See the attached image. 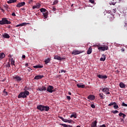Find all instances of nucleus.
I'll use <instances>...</instances> for the list:
<instances>
[{
  "instance_id": "1",
  "label": "nucleus",
  "mask_w": 127,
  "mask_h": 127,
  "mask_svg": "<svg viewBox=\"0 0 127 127\" xmlns=\"http://www.w3.org/2000/svg\"><path fill=\"white\" fill-rule=\"evenodd\" d=\"M27 96H29V92L27 90H25L24 92H21L18 96V99L20 98H27Z\"/></svg>"
},
{
  "instance_id": "2",
  "label": "nucleus",
  "mask_w": 127,
  "mask_h": 127,
  "mask_svg": "<svg viewBox=\"0 0 127 127\" xmlns=\"http://www.w3.org/2000/svg\"><path fill=\"white\" fill-rule=\"evenodd\" d=\"M11 22L10 21L6 19V18H2L1 20H0V24L1 25H3L4 24H10Z\"/></svg>"
},
{
  "instance_id": "3",
  "label": "nucleus",
  "mask_w": 127,
  "mask_h": 127,
  "mask_svg": "<svg viewBox=\"0 0 127 127\" xmlns=\"http://www.w3.org/2000/svg\"><path fill=\"white\" fill-rule=\"evenodd\" d=\"M98 50H101V51H105V50H108L109 47L107 45H103V46L99 47V45H97Z\"/></svg>"
},
{
  "instance_id": "4",
  "label": "nucleus",
  "mask_w": 127,
  "mask_h": 127,
  "mask_svg": "<svg viewBox=\"0 0 127 127\" xmlns=\"http://www.w3.org/2000/svg\"><path fill=\"white\" fill-rule=\"evenodd\" d=\"M84 52V51H78L77 50H74L71 52L72 55H78L79 54H81V53H83Z\"/></svg>"
},
{
  "instance_id": "5",
  "label": "nucleus",
  "mask_w": 127,
  "mask_h": 127,
  "mask_svg": "<svg viewBox=\"0 0 127 127\" xmlns=\"http://www.w3.org/2000/svg\"><path fill=\"white\" fill-rule=\"evenodd\" d=\"M47 92H49V93H53V92H55V90H54V87L52 85H49L47 89Z\"/></svg>"
},
{
  "instance_id": "6",
  "label": "nucleus",
  "mask_w": 127,
  "mask_h": 127,
  "mask_svg": "<svg viewBox=\"0 0 127 127\" xmlns=\"http://www.w3.org/2000/svg\"><path fill=\"white\" fill-rule=\"evenodd\" d=\"M13 79L15 80V81H16V82H20V81L22 80V78H21L20 76L18 75H16L15 76H14Z\"/></svg>"
},
{
  "instance_id": "7",
  "label": "nucleus",
  "mask_w": 127,
  "mask_h": 127,
  "mask_svg": "<svg viewBox=\"0 0 127 127\" xmlns=\"http://www.w3.org/2000/svg\"><path fill=\"white\" fill-rule=\"evenodd\" d=\"M100 90H102V91L103 92V93H105L106 95H110V92H109V91H110V90L109 89V88H103V89H100Z\"/></svg>"
},
{
  "instance_id": "8",
  "label": "nucleus",
  "mask_w": 127,
  "mask_h": 127,
  "mask_svg": "<svg viewBox=\"0 0 127 127\" xmlns=\"http://www.w3.org/2000/svg\"><path fill=\"white\" fill-rule=\"evenodd\" d=\"M38 91H40V92H43V91H46L47 88L46 87H44V86H39L38 88L37 89Z\"/></svg>"
},
{
  "instance_id": "9",
  "label": "nucleus",
  "mask_w": 127,
  "mask_h": 127,
  "mask_svg": "<svg viewBox=\"0 0 127 127\" xmlns=\"http://www.w3.org/2000/svg\"><path fill=\"white\" fill-rule=\"evenodd\" d=\"M25 5V2H19L16 5V7H20L21 6H24Z\"/></svg>"
},
{
  "instance_id": "10",
  "label": "nucleus",
  "mask_w": 127,
  "mask_h": 127,
  "mask_svg": "<svg viewBox=\"0 0 127 127\" xmlns=\"http://www.w3.org/2000/svg\"><path fill=\"white\" fill-rule=\"evenodd\" d=\"M97 77L99 78V79H107L108 78V76L106 75H101V74H98L97 75Z\"/></svg>"
},
{
  "instance_id": "11",
  "label": "nucleus",
  "mask_w": 127,
  "mask_h": 127,
  "mask_svg": "<svg viewBox=\"0 0 127 127\" xmlns=\"http://www.w3.org/2000/svg\"><path fill=\"white\" fill-rule=\"evenodd\" d=\"M87 99H88V100H90V101H93L95 99V95H90L88 96Z\"/></svg>"
},
{
  "instance_id": "12",
  "label": "nucleus",
  "mask_w": 127,
  "mask_h": 127,
  "mask_svg": "<svg viewBox=\"0 0 127 127\" xmlns=\"http://www.w3.org/2000/svg\"><path fill=\"white\" fill-rule=\"evenodd\" d=\"M44 105H38L37 107V109L38 110H39L40 111H41V112H43V108H44Z\"/></svg>"
},
{
  "instance_id": "13",
  "label": "nucleus",
  "mask_w": 127,
  "mask_h": 127,
  "mask_svg": "<svg viewBox=\"0 0 127 127\" xmlns=\"http://www.w3.org/2000/svg\"><path fill=\"white\" fill-rule=\"evenodd\" d=\"M44 77V75H36L34 77V79L35 80H39V79H42Z\"/></svg>"
},
{
  "instance_id": "14",
  "label": "nucleus",
  "mask_w": 127,
  "mask_h": 127,
  "mask_svg": "<svg viewBox=\"0 0 127 127\" xmlns=\"http://www.w3.org/2000/svg\"><path fill=\"white\" fill-rule=\"evenodd\" d=\"M50 108L49 106H44L43 112H48Z\"/></svg>"
},
{
  "instance_id": "15",
  "label": "nucleus",
  "mask_w": 127,
  "mask_h": 127,
  "mask_svg": "<svg viewBox=\"0 0 127 127\" xmlns=\"http://www.w3.org/2000/svg\"><path fill=\"white\" fill-rule=\"evenodd\" d=\"M2 36L4 38H9V37H10V36H9V35H8L7 33H4V34H2Z\"/></svg>"
},
{
  "instance_id": "16",
  "label": "nucleus",
  "mask_w": 127,
  "mask_h": 127,
  "mask_svg": "<svg viewBox=\"0 0 127 127\" xmlns=\"http://www.w3.org/2000/svg\"><path fill=\"white\" fill-rule=\"evenodd\" d=\"M54 59H55L56 60H59V61H61L62 60V58L60 57L59 56H55Z\"/></svg>"
},
{
  "instance_id": "17",
  "label": "nucleus",
  "mask_w": 127,
  "mask_h": 127,
  "mask_svg": "<svg viewBox=\"0 0 127 127\" xmlns=\"http://www.w3.org/2000/svg\"><path fill=\"white\" fill-rule=\"evenodd\" d=\"M41 5L40 3H37L36 5L33 6V9H35V8H39Z\"/></svg>"
},
{
  "instance_id": "18",
  "label": "nucleus",
  "mask_w": 127,
  "mask_h": 127,
  "mask_svg": "<svg viewBox=\"0 0 127 127\" xmlns=\"http://www.w3.org/2000/svg\"><path fill=\"white\" fill-rule=\"evenodd\" d=\"M122 28L124 30H127V23H124L122 26Z\"/></svg>"
},
{
  "instance_id": "19",
  "label": "nucleus",
  "mask_w": 127,
  "mask_h": 127,
  "mask_svg": "<svg viewBox=\"0 0 127 127\" xmlns=\"http://www.w3.org/2000/svg\"><path fill=\"white\" fill-rule=\"evenodd\" d=\"M43 14L45 18H47V16H48V11L43 12Z\"/></svg>"
},
{
  "instance_id": "20",
  "label": "nucleus",
  "mask_w": 127,
  "mask_h": 127,
  "mask_svg": "<svg viewBox=\"0 0 127 127\" xmlns=\"http://www.w3.org/2000/svg\"><path fill=\"white\" fill-rule=\"evenodd\" d=\"M100 61H105V60H106V55L103 54L102 57L100 58Z\"/></svg>"
},
{
  "instance_id": "21",
  "label": "nucleus",
  "mask_w": 127,
  "mask_h": 127,
  "mask_svg": "<svg viewBox=\"0 0 127 127\" xmlns=\"http://www.w3.org/2000/svg\"><path fill=\"white\" fill-rule=\"evenodd\" d=\"M5 57V55H4V53H1L0 54V60H1V59H3V58H4Z\"/></svg>"
},
{
  "instance_id": "22",
  "label": "nucleus",
  "mask_w": 127,
  "mask_h": 127,
  "mask_svg": "<svg viewBox=\"0 0 127 127\" xmlns=\"http://www.w3.org/2000/svg\"><path fill=\"white\" fill-rule=\"evenodd\" d=\"M91 127H97V121H94L91 125Z\"/></svg>"
},
{
  "instance_id": "23",
  "label": "nucleus",
  "mask_w": 127,
  "mask_h": 127,
  "mask_svg": "<svg viewBox=\"0 0 127 127\" xmlns=\"http://www.w3.org/2000/svg\"><path fill=\"white\" fill-rule=\"evenodd\" d=\"M33 68H36L37 69H39V68H43V65L38 64L37 65L33 66Z\"/></svg>"
},
{
  "instance_id": "24",
  "label": "nucleus",
  "mask_w": 127,
  "mask_h": 127,
  "mask_svg": "<svg viewBox=\"0 0 127 127\" xmlns=\"http://www.w3.org/2000/svg\"><path fill=\"white\" fill-rule=\"evenodd\" d=\"M91 53H92V47H90L88 48L87 54L89 55V54H91Z\"/></svg>"
},
{
  "instance_id": "25",
  "label": "nucleus",
  "mask_w": 127,
  "mask_h": 127,
  "mask_svg": "<svg viewBox=\"0 0 127 127\" xmlns=\"http://www.w3.org/2000/svg\"><path fill=\"white\" fill-rule=\"evenodd\" d=\"M50 61H51V59H50V58H48L47 59L45 60L44 62L45 64H48Z\"/></svg>"
},
{
  "instance_id": "26",
  "label": "nucleus",
  "mask_w": 127,
  "mask_h": 127,
  "mask_svg": "<svg viewBox=\"0 0 127 127\" xmlns=\"http://www.w3.org/2000/svg\"><path fill=\"white\" fill-rule=\"evenodd\" d=\"M16 0H9L7 2V3H13L14 2H16Z\"/></svg>"
},
{
  "instance_id": "27",
  "label": "nucleus",
  "mask_w": 127,
  "mask_h": 127,
  "mask_svg": "<svg viewBox=\"0 0 127 127\" xmlns=\"http://www.w3.org/2000/svg\"><path fill=\"white\" fill-rule=\"evenodd\" d=\"M99 96L101 100H104V99H105V97H104V94L103 93H99Z\"/></svg>"
},
{
  "instance_id": "28",
  "label": "nucleus",
  "mask_w": 127,
  "mask_h": 127,
  "mask_svg": "<svg viewBox=\"0 0 127 127\" xmlns=\"http://www.w3.org/2000/svg\"><path fill=\"white\" fill-rule=\"evenodd\" d=\"M120 88H126V85L123 82H121L119 84Z\"/></svg>"
},
{
  "instance_id": "29",
  "label": "nucleus",
  "mask_w": 127,
  "mask_h": 127,
  "mask_svg": "<svg viewBox=\"0 0 127 127\" xmlns=\"http://www.w3.org/2000/svg\"><path fill=\"white\" fill-rule=\"evenodd\" d=\"M77 87L78 88H85V85L81 84H77Z\"/></svg>"
},
{
  "instance_id": "30",
  "label": "nucleus",
  "mask_w": 127,
  "mask_h": 127,
  "mask_svg": "<svg viewBox=\"0 0 127 127\" xmlns=\"http://www.w3.org/2000/svg\"><path fill=\"white\" fill-rule=\"evenodd\" d=\"M74 118V119L77 118V114H76V113H73L72 115H71L70 117V118Z\"/></svg>"
},
{
  "instance_id": "31",
  "label": "nucleus",
  "mask_w": 127,
  "mask_h": 127,
  "mask_svg": "<svg viewBox=\"0 0 127 127\" xmlns=\"http://www.w3.org/2000/svg\"><path fill=\"white\" fill-rule=\"evenodd\" d=\"M27 24H29V23H25V22L22 23L20 24V26H24Z\"/></svg>"
},
{
  "instance_id": "32",
  "label": "nucleus",
  "mask_w": 127,
  "mask_h": 127,
  "mask_svg": "<svg viewBox=\"0 0 127 127\" xmlns=\"http://www.w3.org/2000/svg\"><path fill=\"white\" fill-rule=\"evenodd\" d=\"M47 11V10L44 8H42L40 9L41 12H46Z\"/></svg>"
},
{
  "instance_id": "33",
  "label": "nucleus",
  "mask_w": 127,
  "mask_h": 127,
  "mask_svg": "<svg viewBox=\"0 0 127 127\" xmlns=\"http://www.w3.org/2000/svg\"><path fill=\"white\" fill-rule=\"evenodd\" d=\"M59 119H61V120L63 121V122H64V123H66V119H64L62 117L59 116Z\"/></svg>"
},
{
  "instance_id": "34",
  "label": "nucleus",
  "mask_w": 127,
  "mask_h": 127,
  "mask_svg": "<svg viewBox=\"0 0 127 127\" xmlns=\"http://www.w3.org/2000/svg\"><path fill=\"white\" fill-rule=\"evenodd\" d=\"M62 126L63 127H73V126H70L66 124H62Z\"/></svg>"
},
{
  "instance_id": "35",
  "label": "nucleus",
  "mask_w": 127,
  "mask_h": 127,
  "mask_svg": "<svg viewBox=\"0 0 127 127\" xmlns=\"http://www.w3.org/2000/svg\"><path fill=\"white\" fill-rule=\"evenodd\" d=\"M114 109H115V110H116V109H119V105H118L117 104V103H116V104H114Z\"/></svg>"
},
{
  "instance_id": "36",
  "label": "nucleus",
  "mask_w": 127,
  "mask_h": 127,
  "mask_svg": "<svg viewBox=\"0 0 127 127\" xmlns=\"http://www.w3.org/2000/svg\"><path fill=\"white\" fill-rule=\"evenodd\" d=\"M114 104H116V102H111L108 105V107H112V106H114Z\"/></svg>"
},
{
  "instance_id": "37",
  "label": "nucleus",
  "mask_w": 127,
  "mask_h": 127,
  "mask_svg": "<svg viewBox=\"0 0 127 127\" xmlns=\"http://www.w3.org/2000/svg\"><path fill=\"white\" fill-rule=\"evenodd\" d=\"M65 122H66L65 123H68V124H71V123H72V122H73V120H69L66 119Z\"/></svg>"
},
{
  "instance_id": "38",
  "label": "nucleus",
  "mask_w": 127,
  "mask_h": 127,
  "mask_svg": "<svg viewBox=\"0 0 127 127\" xmlns=\"http://www.w3.org/2000/svg\"><path fill=\"white\" fill-rule=\"evenodd\" d=\"M112 113L113 114H118L119 113V111L118 110H113L112 111Z\"/></svg>"
},
{
  "instance_id": "39",
  "label": "nucleus",
  "mask_w": 127,
  "mask_h": 127,
  "mask_svg": "<svg viewBox=\"0 0 127 127\" xmlns=\"http://www.w3.org/2000/svg\"><path fill=\"white\" fill-rule=\"evenodd\" d=\"M58 3V0H55L53 2V5H55V4H57Z\"/></svg>"
},
{
  "instance_id": "40",
  "label": "nucleus",
  "mask_w": 127,
  "mask_h": 127,
  "mask_svg": "<svg viewBox=\"0 0 127 127\" xmlns=\"http://www.w3.org/2000/svg\"><path fill=\"white\" fill-rule=\"evenodd\" d=\"M3 94H5V95H6V96H7V95H8L7 92L5 91V89H4V90L3 91Z\"/></svg>"
},
{
  "instance_id": "41",
  "label": "nucleus",
  "mask_w": 127,
  "mask_h": 127,
  "mask_svg": "<svg viewBox=\"0 0 127 127\" xmlns=\"http://www.w3.org/2000/svg\"><path fill=\"white\" fill-rule=\"evenodd\" d=\"M89 2H91V3H95V0H89Z\"/></svg>"
},
{
  "instance_id": "42",
  "label": "nucleus",
  "mask_w": 127,
  "mask_h": 127,
  "mask_svg": "<svg viewBox=\"0 0 127 127\" xmlns=\"http://www.w3.org/2000/svg\"><path fill=\"white\" fill-rule=\"evenodd\" d=\"M91 108H92V109H95L96 108V106H95L94 104H91Z\"/></svg>"
},
{
  "instance_id": "43",
  "label": "nucleus",
  "mask_w": 127,
  "mask_h": 127,
  "mask_svg": "<svg viewBox=\"0 0 127 127\" xmlns=\"http://www.w3.org/2000/svg\"><path fill=\"white\" fill-rule=\"evenodd\" d=\"M122 106H123V107H127V104L123 102Z\"/></svg>"
},
{
  "instance_id": "44",
  "label": "nucleus",
  "mask_w": 127,
  "mask_h": 127,
  "mask_svg": "<svg viewBox=\"0 0 127 127\" xmlns=\"http://www.w3.org/2000/svg\"><path fill=\"white\" fill-rule=\"evenodd\" d=\"M14 63H15L14 61H11V65H13L14 66H15V64H14Z\"/></svg>"
},
{
  "instance_id": "45",
  "label": "nucleus",
  "mask_w": 127,
  "mask_h": 127,
  "mask_svg": "<svg viewBox=\"0 0 127 127\" xmlns=\"http://www.w3.org/2000/svg\"><path fill=\"white\" fill-rule=\"evenodd\" d=\"M66 99H67V100L70 101V100H71V97L67 96H66Z\"/></svg>"
},
{
  "instance_id": "46",
  "label": "nucleus",
  "mask_w": 127,
  "mask_h": 127,
  "mask_svg": "<svg viewBox=\"0 0 127 127\" xmlns=\"http://www.w3.org/2000/svg\"><path fill=\"white\" fill-rule=\"evenodd\" d=\"M112 11L114 13H116V12H117V9L116 8H115V9H113Z\"/></svg>"
},
{
  "instance_id": "47",
  "label": "nucleus",
  "mask_w": 127,
  "mask_h": 127,
  "mask_svg": "<svg viewBox=\"0 0 127 127\" xmlns=\"http://www.w3.org/2000/svg\"><path fill=\"white\" fill-rule=\"evenodd\" d=\"M123 115H124V113L121 112L120 113H119V117H122Z\"/></svg>"
},
{
  "instance_id": "48",
  "label": "nucleus",
  "mask_w": 127,
  "mask_h": 127,
  "mask_svg": "<svg viewBox=\"0 0 127 127\" xmlns=\"http://www.w3.org/2000/svg\"><path fill=\"white\" fill-rule=\"evenodd\" d=\"M32 1H33V0H29V4H31V3H32Z\"/></svg>"
},
{
  "instance_id": "49",
  "label": "nucleus",
  "mask_w": 127,
  "mask_h": 127,
  "mask_svg": "<svg viewBox=\"0 0 127 127\" xmlns=\"http://www.w3.org/2000/svg\"><path fill=\"white\" fill-rule=\"evenodd\" d=\"M66 73V70H64V69H62L61 70V73Z\"/></svg>"
},
{
  "instance_id": "50",
  "label": "nucleus",
  "mask_w": 127,
  "mask_h": 127,
  "mask_svg": "<svg viewBox=\"0 0 127 127\" xmlns=\"http://www.w3.org/2000/svg\"><path fill=\"white\" fill-rule=\"evenodd\" d=\"M110 18H112L113 17H114V16L111 14H110V15H109Z\"/></svg>"
},
{
  "instance_id": "51",
  "label": "nucleus",
  "mask_w": 127,
  "mask_h": 127,
  "mask_svg": "<svg viewBox=\"0 0 127 127\" xmlns=\"http://www.w3.org/2000/svg\"><path fill=\"white\" fill-rule=\"evenodd\" d=\"M6 67H10V64H9V63H8V64H6Z\"/></svg>"
},
{
  "instance_id": "52",
  "label": "nucleus",
  "mask_w": 127,
  "mask_h": 127,
  "mask_svg": "<svg viewBox=\"0 0 127 127\" xmlns=\"http://www.w3.org/2000/svg\"><path fill=\"white\" fill-rule=\"evenodd\" d=\"M122 116H123V119H125L126 117H127V116L125 114H123V115Z\"/></svg>"
},
{
  "instance_id": "53",
  "label": "nucleus",
  "mask_w": 127,
  "mask_h": 127,
  "mask_svg": "<svg viewBox=\"0 0 127 127\" xmlns=\"http://www.w3.org/2000/svg\"><path fill=\"white\" fill-rule=\"evenodd\" d=\"M12 16H16V15L15 14V13L13 12V13H12Z\"/></svg>"
},
{
  "instance_id": "54",
  "label": "nucleus",
  "mask_w": 127,
  "mask_h": 127,
  "mask_svg": "<svg viewBox=\"0 0 127 127\" xmlns=\"http://www.w3.org/2000/svg\"><path fill=\"white\" fill-rule=\"evenodd\" d=\"M100 127H106V125L105 124H103L102 125H101Z\"/></svg>"
},
{
  "instance_id": "55",
  "label": "nucleus",
  "mask_w": 127,
  "mask_h": 127,
  "mask_svg": "<svg viewBox=\"0 0 127 127\" xmlns=\"http://www.w3.org/2000/svg\"><path fill=\"white\" fill-rule=\"evenodd\" d=\"M22 58L23 59H25V55H23L22 57Z\"/></svg>"
},
{
  "instance_id": "56",
  "label": "nucleus",
  "mask_w": 127,
  "mask_h": 127,
  "mask_svg": "<svg viewBox=\"0 0 127 127\" xmlns=\"http://www.w3.org/2000/svg\"><path fill=\"white\" fill-rule=\"evenodd\" d=\"M56 10V8L53 7V11H55Z\"/></svg>"
},
{
  "instance_id": "57",
  "label": "nucleus",
  "mask_w": 127,
  "mask_h": 127,
  "mask_svg": "<svg viewBox=\"0 0 127 127\" xmlns=\"http://www.w3.org/2000/svg\"><path fill=\"white\" fill-rule=\"evenodd\" d=\"M121 51H122V52H124L125 51V49L122 48V49H121Z\"/></svg>"
},
{
  "instance_id": "58",
  "label": "nucleus",
  "mask_w": 127,
  "mask_h": 127,
  "mask_svg": "<svg viewBox=\"0 0 127 127\" xmlns=\"http://www.w3.org/2000/svg\"><path fill=\"white\" fill-rule=\"evenodd\" d=\"M29 88H28V87H25V90H29Z\"/></svg>"
},
{
  "instance_id": "59",
  "label": "nucleus",
  "mask_w": 127,
  "mask_h": 127,
  "mask_svg": "<svg viewBox=\"0 0 127 127\" xmlns=\"http://www.w3.org/2000/svg\"><path fill=\"white\" fill-rule=\"evenodd\" d=\"M19 26H20V24H19L17 25L16 26V27H19Z\"/></svg>"
},
{
  "instance_id": "60",
  "label": "nucleus",
  "mask_w": 127,
  "mask_h": 127,
  "mask_svg": "<svg viewBox=\"0 0 127 127\" xmlns=\"http://www.w3.org/2000/svg\"><path fill=\"white\" fill-rule=\"evenodd\" d=\"M25 65L26 66H28V63H26Z\"/></svg>"
},
{
  "instance_id": "61",
  "label": "nucleus",
  "mask_w": 127,
  "mask_h": 127,
  "mask_svg": "<svg viewBox=\"0 0 127 127\" xmlns=\"http://www.w3.org/2000/svg\"><path fill=\"white\" fill-rule=\"evenodd\" d=\"M68 95H72V93H71V92H68Z\"/></svg>"
},
{
  "instance_id": "62",
  "label": "nucleus",
  "mask_w": 127,
  "mask_h": 127,
  "mask_svg": "<svg viewBox=\"0 0 127 127\" xmlns=\"http://www.w3.org/2000/svg\"><path fill=\"white\" fill-rule=\"evenodd\" d=\"M6 9H7L8 8V7L7 6H5Z\"/></svg>"
},
{
  "instance_id": "63",
  "label": "nucleus",
  "mask_w": 127,
  "mask_h": 127,
  "mask_svg": "<svg viewBox=\"0 0 127 127\" xmlns=\"http://www.w3.org/2000/svg\"><path fill=\"white\" fill-rule=\"evenodd\" d=\"M11 61H14L13 60V58H11Z\"/></svg>"
},
{
  "instance_id": "64",
  "label": "nucleus",
  "mask_w": 127,
  "mask_h": 127,
  "mask_svg": "<svg viewBox=\"0 0 127 127\" xmlns=\"http://www.w3.org/2000/svg\"><path fill=\"white\" fill-rule=\"evenodd\" d=\"M121 121H122V122H123V121H124V119L123 118H122Z\"/></svg>"
}]
</instances>
